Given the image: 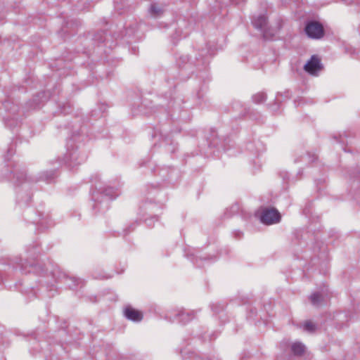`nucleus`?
<instances>
[{"mask_svg": "<svg viewBox=\"0 0 360 360\" xmlns=\"http://www.w3.org/2000/svg\"><path fill=\"white\" fill-rule=\"evenodd\" d=\"M304 31L307 37L313 39H320L325 34L323 25L317 21L307 22Z\"/></svg>", "mask_w": 360, "mask_h": 360, "instance_id": "nucleus-1", "label": "nucleus"}, {"mask_svg": "<svg viewBox=\"0 0 360 360\" xmlns=\"http://www.w3.org/2000/svg\"><path fill=\"white\" fill-rule=\"evenodd\" d=\"M252 23L253 26L259 30L263 33V37L266 39H270L275 34V32L267 30V19L264 15H259L252 18Z\"/></svg>", "mask_w": 360, "mask_h": 360, "instance_id": "nucleus-2", "label": "nucleus"}, {"mask_svg": "<svg viewBox=\"0 0 360 360\" xmlns=\"http://www.w3.org/2000/svg\"><path fill=\"white\" fill-rule=\"evenodd\" d=\"M260 220L263 224L270 225L280 221V213L274 208L263 210L260 216Z\"/></svg>", "mask_w": 360, "mask_h": 360, "instance_id": "nucleus-3", "label": "nucleus"}, {"mask_svg": "<svg viewBox=\"0 0 360 360\" xmlns=\"http://www.w3.org/2000/svg\"><path fill=\"white\" fill-rule=\"evenodd\" d=\"M304 69L308 73L315 75L321 69L320 59L316 56H312L310 60L304 65Z\"/></svg>", "mask_w": 360, "mask_h": 360, "instance_id": "nucleus-4", "label": "nucleus"}, {"mask_svg": "<svg viewBox=\"0 0 360 360\" xmlns=\"http://www.w3.org/2000/svg\"><path fill=\"white\" fill-rule=\"evenodd\" d=\"M124 316L127 317V319L133 321H140L143 319L141 312L133 309L129 306L125 308Z\"/></svg>", "mask_w": 360, "mask_h": 360, "instance_id": "nucleus-5", "label": "nucleus"}, {"mask_svg": "<svg viewBox=\"0 0 360 360\" xmlns=\"http://www.w3.org/2000/svg\"><path fill=\"white\" fill-rule=\"evenodd\" d=\"M85 160L84 157H79V153L77 151L74 150L70 153L69 154V160L65 162V164L68 165L70 167H74L82 162Z\"/></svg>", "mask_w": 360, "mask_h": 360, "instance_id": "nucleus-6", "label": "nucleus"}, {"mask_svg": "<svg viewBox=\"0 0 360 360\" xmlns=\"http://www.w3.org/2000/svg\"><path fill=\"white\" fill-rule=\"evenodd\" d=\"M291 352L295 356H301L305 353L306 347L300 342H295L291 345Z\"/></svg>", "mask_w": 360, "mask_h": 360, "instance_id": "nucleus-7", "label": "nucleus"}, {"mask_svg": "<svg viewBox=\"0 0 360 360\" xmlns=\"http://www.w3.org/2000/svg\"><path fill=\"white\" fill-rule=\"evenodd\" d=\"M176 318L180 323H186L194 318V312L181 311L176 314Z\"/></svg>", "mask_w": 360, "mask_h": 360, "instance_id": "nucleus-8", "label": "nucleus"}, {"mask_svg": "<svg viewBox=\"0 0 360 360\" xmlns=\"http://www.w3.org/2000/svg\"><path fill=\"white\" fill-rule=\"evenodd\" d=\"M309 300L311 304L316 307L320 306L324 302V297L319 292L311 294L309 297Z\"/></svg>", "mask_w": 360, "mask_h": 360, "instance_id": "nucleus-9", "label": "nucleus"}, {"mask_svg": "<svg viewBox=\"0 0 360 360\" xmlns=\"http://www.w3.org/2000/svg\"><path fill=\"white\" fill-rule=\"evenodd\" d=\"M266 99V94L264 92H259L252 96V101L257 104L263 103Z\"/></svg>", "mask_w": 360, "mask_h": 360, "instance_id": "nucleus-10", "label": "nucleus"}, {"mask_svg": "<svg viewBox=\"0 0 360 360\" xmlns=\"http://www.w3.org/2000/svg\"><path fill=\"white\" fill-rule=\"evenodd\" d=\"M149 12L152 16L158 17L162 13V10L155 4H153L150 5Z\"/></svg>", "mask_w": 360, "mask_h": 360, "instance_id": "nucleus-11", "label": "nucleus"}, {"mask_svg": "<svg viewBox=\"0 0 360 360\" xmlns=\"http://www.w3.org/2000/svg\"><path fill=\"white\" fill-rule=\"evenodd\" d=\"M103 193L106 196H108L111 199L115 198L116 196L118 195V193L112 187L105 188L103 190Z\"/></svg>", "mask_w": 360, "mask_h": 360, "instance_id": "nucleus-12", "label": "nucleus"}, {"mask_svg": "<svg viewBox=\"0 0 360 360\" xmlns=\"http://www.w3.org/2000/svg\"><path fill=\"white\" fill-rule=\"evenodd\" d=\"M303 328L305 331L312 333L316 329V326L314 323L310 321H306L303 325Z\"/></svg>", "mask_w": 360, "mask_h": 360, "instance_id": "nucleus-13", "label": "nucleus"}, {"mask_svg": "<svg viewBox=\"0 0 360 360\" xmlns=\"http://www.w3.org/2000/svg\"><path fill=\"white\" fill-rule=\"evenodd\" d=\"M25 178V172H21L19 176H16L15 183H22Z\"/></svg>", "mask_w": 360, "mask_h": 360, "instance_id": "nucleus-14", "label": "nucleus"}, {"mask_svg": "<svg viewBox=\"0 0 360 360\" xmlns=\"http://www.w3.org/2000/svg\"><path fill=\"white\" fill-rule=\"evenodd\" d=\"M72 281L75 283V285H79L82 282L79 279H77V278H72Z\"/></svg>", "mask_w": 360, "mask_h": 360, "instance_id": "nucleus-15", "label": "nucleus"}]
</instances>
